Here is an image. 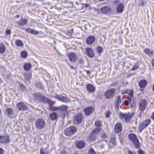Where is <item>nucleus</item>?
Returning <instances> with one entry per match:
<instances>
[{
	"label": "nucleus",
	"instance_id": "obj_1",
	"mask_svg": "<svg viewBox=\"0 0 154 154\" xmlns=\"http://www.w3.org/2000/svg\"><path fill=\"white\" fill-rule=\"evenodd\" d=\"M34 96V97L37 100L44 103H49L51 101V100L48 99L42 94L39 93H35Z\"/></svg>",
	"mask_w": 154,
	"mask_h": 154
},
{
	"label": "nucleus",
	"instance_id": "obj_2",
	"mask_svg": "<svg viewBox=\"0 0 154 154\" xmlns=\"http://www.w3.org/2000/svg\"><path fill=\"white\" fill-rule=\"evenodd\" d=\"M128 137L136 148L138 149L140 147L139 140L135 134L133 133L129 134L128 135Z\"/></svg>",
	"mask_w": 154,
	"mask_h": 154
},
{
	"label": "nucleus",
	"instance_id": "obj_3",
	"mask_svg": "<svg viewBox=\"0 0 154 154\" xmlns=\"http://www.w3.org/2000/svg\"><path fill=\"white\" fill-rule=\"evenodd\" d=\"M133 114L134 113L130 114L129 112L123 113L121 112L119 113L120 118L121 119H124L125 122H130Z\"/></svg>",
	"mask_w": 154,
	"mask_h": 154
},
{
	"label": "nucleus",
	"instance_id": "obj_4",
	"mask_svg": "<svg viewBox=\"0 0 154 154\" xmlns=\"http://www.w3.org/2000/svg\"><path fill=\"white\" fill-rule=\"evenodd\" d=\"M36 127L39 129H42L45 125L44 120L42 119L39 118L37 119L35 122Z\"/></svg>",
	"mask_w": 154,
	"mask_h": 154
},
{
	"label": "nucleus",
	"instance_id": "obj_5",
	"mask_svg": "<svg viewBox=\"0 0 154 154\" xmlns=\"http://www.w3.org/2000/svg\"><path fill=\"white\" fill-rule=\"evenodd\" d=\"M5 113L6 116L12 119L16 117L17 115V113H15L14 110L10 108H8L6 109Z\"/></svg>",
	"mask_w": 154,
	"mask_h": 154
},
{
	"label": "nucleus",
	"instance_id": "obj_6",
	"mask_svg": "<svg viewBox=\"0 0 154 154\" xmlns=\"http://www.w3.org/2000/svg\"><path fill=\"white\" fill-rule=\"evenodd\" d=\"M151 120L149 119H147L141 122L140 125L138 129L140 131H142L143 129L146 128L150 123Z\"/></svg>",
	"mask_w": 154,
	"mask_h": 154
},
{
	"label": "nucleus",
	"instance_id": "obj_7",
	"mask_svg": "<svg viewBox=\"0 0 154 154\" xmlns=\"http://www.w3.org/2000/svg\"><path fill=\"white\" fill-rule=\"evenodd\" d=\"M115 90L114 88L108 89L105 93V95L106 98L108 99H111L115 96Z\"/></svg>",
	"mask_w": 154,
	"mask_h": 154
},
{
	"label": "nucleus",
	"instance_id": "obj_8",
	"mask_svg": "<svg viewBox=\"0 0 154 154\" xmlns=\"http://www.w3.org/2000/svg\"><path fill=\"white\" fill-rule=\"evenodd\" d=\"M76 131V128L74 126H70L66 128L64 131L65 134L66 135L70 136L74 134Z\"/></svg>",
	"mask_w": 154,
	"mask_h": 154
},
{
	"label": "nucleus",
	"instance_id": "obj_9",
	"mask_svg": "<svg viewBox=\"0 0 154 154\" xmlns=\"http://www.w3.org/2000/svg\"><path fill=\"white\" fill-rule=\"evenodd\" d=\"M82 115L79 113L75 115L73 118V122L75 124H79L81 123L82 120Z\"/></svg>",
	"mask_w": 154,
	"mask_h": 154
},
{
	"label": "nucleus",
	"instance_id": "obj_10",
	"mask_svg": "<svg viewBox=\"0 0 154 154\" xmlns=\"http://www.w3.org/2000/svg\"><path fill=\"white\" fill-rule=\"evenodd\" d=\"M147 106V102L145 99L140 100L139 105V108L140 110L143 111L144 110Z\"/></svg>",
	"mask_w": 154,
	"mask_h": 154
},
{
	"label": "nucleus",
	"instance_id": "obj_11",
	"mask_svg": "<svg viewBox=\"0 0 154 154\" xmlns=\"http://www.w3.org/2000/svg\"><path fill=\"white\" fill-rule=\"evenodd\" d=\"M68 108V106L67 105H63L58 106V111L63 112V116L65 117L68 113L67 110Z\"/></svg>",
	"mask_w": 154,
	"mask_h": 154
},
{
	"label": "nucleus",
	"instance_id": "obj_12",
	"mask_svg": "<svg viewBox=\"0 0 154 154\" xmlns=\"http://www.w3.org/2000/svg\"><path fill=\"white\" fill-rule=\"evenodd\" d=\"M17 108L19 110L24 111L28 109V106L23 102H19L17 104Z\"/></svg>",
	"mask_w": 154,
	"mask_h": 154
},
{
	"label": "nucleus",
	"instance_id": "obj_13",
	"mask_svg": "<svg viewBox=\"0 0 154 154\" xmlns=\"http://www.w3.org/2000/svg\"><path fill=\"white\" fill-rule=\"evenodd\" d=\"M68 57L69 60L72 62H75L77 59V54L74 52H70L68 54Z\"/></svg>",
	"mask_w": 154,
	"mask_h": 154
},
{
	"label": "nucleus",
	"instance_id": "obj_14",
	"mask_svg": "<svg viewBox=\"0 0 154 154\" xmlns=\"http://www.w3.org/2000/svg\"><path fill=\"white\" fill-rule=\"evenodd\" d=\"M85 51L87 55L91 58L94 56V53L92 49L89 48H87L85 49Z\"/></svg>",
	"mask_w": 154,
	"mask_h": 154
},
{
	"label": "nucleus",
	"instance_id": "obj_15",
	"mask_svg": "<svg viewBox=\"0 0 154 154\" xmlns=\"http://www.w3.org/2000/svg\"><path fill=\"white\" fill-rule=\"evenodd\" d=\"M122 128V125L121 123L118 122L115 125L114 130L115 132L119 133L121 132Z\"/></svg>",
	"mask_w": 154,
	"mask_h": 154
},
{
	"label": "nucleus",
	"instance_id": "obj_16",
	"mask_svg": "<svg viewBox=\"0 0 154 154\" xmlns=\"http://www.w3.org/2000/svg\"><path fill=\"white\" fill-rule=\"evenodd\" d=\"M95 37L93 35H90L86 39V43L88 45H91L93 43L95 40Z\"/></svg>",
	"mask_w": 154,
	"mask_h": 154
},
{
	"label": "nucleus",
	"instance_id": "obj_17",
	"mask_svg": "<svg viewBox=\"0 0 154 154\" xmlns=\"http://www.w3.org/2000/svg\"><path fill=\"white\" fill-rule=\"evenodd\" d=\"M87 91L90 93H93L95 90V87L91 84H88L86 86Z\"/></svg>",
	"mask_w": 154,
	"mask_h": 154
},
{
	"label": "nucleus",
	"instance_id": "obj_18",
	"mask_svg": "<svg viewBox=\"0 0 154 154\" xmlns=\"http://www.w3.org/2000/svg\"><path fill=\"white\" fill-rule=\"evenodd\" d=\"M93 108L91 106H89L84 109L85 114L86 116L89 115L93 111Z\"/></svg>",
	"mask_w": 154,
	"mask_h": 154
},
{
	"label": "nucleus",
	"instance_id": "obj_19",
	"mask_svg": "<svg viewBox=\"0 0 154 154\" xmlns=\"http://www.w3.org/2000/svg\"><path fill=\"white\" fill-rule=\"evenodd\" d=\"M76 147L79 149H82L84 147L85 145V143L82 140H78L75 143Z\"/></svg>",
	"mask_w": 154,
	"mask_h": 154
},
{
	"label": "nucleus",
	"instance_id": "obj_20",
	"mask_svg": "<svg viewBox=\"0 0 154 154\" xmlns=\"http://www.w3.org/2000/svg\"><path fill=\"white\" fill-rule=\"evenodd\" d=\"M124 9V5L122 3L119 4L117 5L116 10L117 13H121L122 12Z\"/></svg>",
	"mask_w": 154,
	"mask_h": 154
},
{
	"label": "nucleus",
	"instance_id": "obj_21",
	"mask_svg": "<svg viewBox=\"0 0 154 154\" xmlns=\"http://www.w3.org/2000/svg\"><path fill=\"white\" fill-rule=\"evenodd\" d=\"M28 23L27 19L21 18V20L17 21V24L20 26H23L26 25Z\"/></svg>",
	"mask_w": 154,
	"mask_h": 154
},
{
	"label": "nucleus",
	"instance_id": "obj_22",
	"mask_svg": "<svg viewBox=\"0 0 154 154\" xmlns=\"http://www.w3.org/2000/svg\"><path fill=\"white\" fill-rule=\"evenodd\" d=\"M101 130V128H97L94 129L91 132V135L90 136L94 135L99 133Z\"/></svg>",
	"mask_w": 154,
	"mask_h": 154
},
{
	"label": "nucleus",
	"instance_id": "obj_23",
	"mask_svg": "<svg viewBox=\"0 0 154 154\" xmlns=\"http://www.w3.org/2000/svg\"><path fill=\"white\" fill-rule=\"evenodd\" d=\"M138 85L139 87L142 88H144L147 85V82L145 80H142L139 82Z\"/></svg>",
	"mask_w": 154,
	"mask_h": 154
},
{
	"label": "nucleus",
	"instance_id": "obj_24",
	"mask_svg": "<svg viewBox=\"0 0 154 154\" xmlns=\"http://www.w3.org/2000/svg\"><path fill=\"white\" fill-rule=\"evenodd\" d=\"M49 117L51 120H54L58 119V116L56 112H53L50 114Z\"/></svg>",
	"mask_w": 154,
	"mask_h": 154
},
{
	"label": "nucleus",
	"instance_id": "obj_25",
	"mask_svg": "<svg viewBox=\"0 0 154 154\" xmlns=\"http://www.w3.org/2000/svg\"><path fill=\"white\" fill-rule=\"evenodd\" d=\"M32 66V64L29 63H26L24 64L23 66L24 69L25 71H29L31 69Z\"/></svg>",
	"mask_w": 154,
	"mask_h": 154
},
{
	"label": "nucleus",
	"instance_id": "obj_26",
	"mask_svg": "<svg viewBox=\"0 0 154 154\" xmlns=\"http://www.w3.org/2000/svg\"><path fill=\"white\" fill-rule=\"evenodd\" d=\"M144 51L145 53L149 56H151L152 55V51L149 48H145L144 49Z\"/></svg>",
	"mask_w": 154,
	"mask_h": 154
},
{
	"label": "nucleus",
	"instance_id": "obj_27",
	"mask_svg": "<svg viewBox=\"0 0 154 154\" xmlns=\"http://www.w3.org/2000/svg\"><path fill=\"white\" fill-rule=\"evenodd\" d=\"M8 137L6 136H0V142L4 143L8 141Z\"/></svg>",
	"mask_w": 154,
	"mask_h": 154
},
{
	"label": "nucleus",
	"instance_id": "obj_28",
	"mask_svg": "<svg viewBox=\"0 0 154 154\" xmlns=\"http://www.w3.org/2000/svg\"><path fill=\"white\" fill-rule=\"evenodd\" d=\"M52 102H53L51 100V102L48 103L49 104V109L51 110H53L54 111L58 110V106L55 107V106H53L52 105Z\"/></svg>",
	"mask_w": 154,
	"mask_h": 154
},
{
	"label": "nucleus",
	"instance_id": "obj_29",
	"mask_svg": "<svg viewBox=\"0 0 154 154\" xmlns=\"http://www.w3.org/2000/svg\"><path fill=\"white\" fill-rule=\"evenodd\" d=\"M61 99L60 101L63 102L64 103H67L70 101V100L69 98L62 96Z\"/></svg>",
	"mask_w": 154,
	"mask_h": 154
},
{
	"label": "nucleus",
	"instance_id": "obj_30",
	"mask_svg": "<svg viewBox=\"0 0 154 154\" xmlns=\"http://www.w3.org/2000/svg\"><path fill=\"white\" fill-rule=\"evenodd\" d=\"M116 137L115 136H112L111 137V139L109 141L110 144L112 143L113 146L116 145Z\"/></svg>",
	"mask_w": 154,
	"mask_h": 154
},
{
	"label": "nucleus",
	"instance_id": "obj_31",
	"mask_svg": "<svg viewBox=\"0 0 154 154\" xmlns=\"http://www.w3.org/2000/svg\"><path fill=\"white\" fill-rule=\"evenodd\" d=\"M108 8L106 7H103L101 8L100 9L101 12L103 14H106L108 12Z\"/></svg>",
	"mask_w": 154,
	"mask_h": 154
},
{
	"label": "nucleus",
	"instance_id": "obj_32",
	"mask_svg": "<svg viewBox=\"0 0 154 154\" xmlns=\"http://www.w3.org/2000/svg\"><path fill=\"white\" fill-rule=\"evenodd\" d=\"M102 125V122L100 121L97 120L95 122L94 125L96 127L101 128Z\"/></svg>",
	"mask_w": 154,
	"mask_h": 154
},
{
	"label": "nucleus",
	"instance_id": "obj_33",
	"mask_svg": "<svg viewBox=\"0 0 154 154\" xmlns=\"http://www.w3.org/2000/svg\"><path fill=\"white\" fill-rule=\"evenodd\" d=\"M15 43L16 46L18 47H22L23 45L22 41L19 39L16 40Z\"/></svg>",
	"mask_w": 154,
	"mask_h": 154
},
{
	"label": "nucleus",
	"instance_id": "obj_34",
	"mask_svg": "<svg viewBox=\"0 0 154 154\" xmlns=\"http://www.w3.org/2000/svg\"><path fill=\"white\" fill-rule=\"evenodd\" d=\"M5 46L3 44H0V53L2 54L5 51Z\"/></svg>",
	"mask_w": 154,
	"mask_h": 154
},
{
	"label": "nucleus",
	"instance_id": "obj_35",
	"mask_svg": "<svg viewBox=\"0 0 154 154\" xmlns=\"http://www.w3.org/2000/svg\"><path fill=\"white\" fill-rule=\"evenodd\" d=\"M121 98L120 96H117L116 99V105L118 107V106L121 103Z\"/></svg>",
	"mask_w": 154,
	"mask_h": 154
},
{
	"label": "nucleus",
	"instance_id": "obj_36",
	"mask_svg": "<svg viewBox=\"0 0 154 154\" xmlns=\"http://www.w3.org/2000/svg\"><path fill=\"white\" fill-rule=\"evenodd\" d=\"M24 77L25 79L27 81H29L30 79L31 75L29 73H26L24 74Z\"/></svg>",
	"mask_w": 154,
	"mask_h": 154
},
{
	"label": "nucleus",
	"instance_id": "obj_37",
	"mask_svg": "<svg viewBox=\"0 0 154 154\" xmlns=\"http://www.w3.org/2000/svg\"><path fill=\"white\" fill-rule=\"evenodd\" d=\"M21 57L24 58H25L27 56V53L25 51H23L21 53Z\"/></svg>",
	"mask_w": 154,
	"mask_h": 154
},
{
	"label": "nucleus",
	"instance_id": "obj_38",
	"mask_svg": "<svg viewBox=\"0 0 154 154\" xmlns=\"http://www.w3.org/2000/svg\"><path fill=\"white\" fill-rule=\"evenodd\" d=\"M97 52L99 53H101L103 51V49L102 47L100 46H98L96 48Z\"/></svg>",
	"mask_w": 154,
	"mask_h": 154
},
{
	"label": "nucleus",
	"instance_id": "obj_39",
	"mask_svg": "<svg viewBox=\"0 0 154 154\" xmlns=\"http://www.w3.org/2000/svg\"><path fill=\"white\" fill-rule=\"evenodd\" d=\"M100 137L102 139H105L107 137V135L105 132L102 133L100 134Z\"/></svg>",
	"mask_w": 154,
	"mask_h": 154
},
{
	"label": "nucleus",
	"instance_id": "obj_40",
	"mask_svg": "<svg viewBox=\"0 0 154 154\" xmlns=\"http://www.w3.org/2000/svg\"><path fill=\"white\" fill-rule=\"evenodd\" d=\"M88 154H96L94 149L91 148L88 151Z\"/></svg>",
	"mask_w": 154,
	"mask_h": 154
},
{
	"label": "nucleus",
	"instance_id": "obj_41",
	"mask_svg": "<svg viewBox=\"0 0 154 154\" xmlns=\"http://www.w3.org/2000/svg\"><path fill=\"white\" fill-rule=\"evenodd\" d=\"M39 33V31L32 29L31 34H33L34 35H37Z\"/></svg>",
	"mask_w": 154,
	"mask_h": 154
},
{
	"label": "nucleus",
	"instance_id": "obj_42",
	"mask_svg": "<svg viewBox=\"0 0 154 154\" xmlns=\"http://www.w3.org/2000/svg\"><path fill=\"white\" fill-rule=\"evenodd\" d=\"M130 103L134 102V97H128V100Z\"/></svg>",
	"mask_w": 154,
	"mask_h": 154
},
{
	"label": "nucleus",
	"instance_id": "obj_43",
	"mask_svg": "<svg viewBox=\"0 0 154 154\" xmlns=\"http://www.w3.org/2000/svg\"><path fill=\"white\" fill-rule=\"evenodd\" d=\"M62 96L61 95H59L58 94H56L54 96V97L56 98L57 100L59 101H60L61 98Z\"/></svg>",
	"mask_w": 154,
	"mask_h": 154
},
{
	"label": "nucleus",
	"instance_id": "obj_44",
	"mask_svg": "<svg viewBox=\"0 0 154 154\" xmlns=\"http://www.w3.org/2000/svg\"><path fill=\"white\" fill-rule=\"evenodd\" d=\"M32 29L30 28H28L26 29L25 30L27 33L31 34Z\"/></svg>",
	"mask_w": 154,
	"mask_h": 154
},
{
	"label": "nucleus",
	"instance_id": "obj_45",
	"mask_svg": "<svg viewBox=\"0 0 154 154\" xmlns=\"http://www.w3.org/2000/svg\"><path fill=\"white\" fill-rule=\"evenodd\" d=\"M129 97H134L133 91L132 90H131L129 92L128 94Z\"/></svg>",
	"mask_w": 154,
	"mask_h": 154
},
{
	"label": "nucleus",
	"instance_id": "obj_46",
	"mask_svg": "<svg viewBox=\"0 0 154 154\" xmlns=\"http://www.w3.org/2000/svg\"><path fill=\"white\" fill-rule=\"evenodd\" d=\"M19 88L22 90L24 91L25 89V86L22 84L19 85Z\"/></svg>",
	"mask_w": 154,
	"mask_h": 154
},
{
	"label": "nucleus",
	"instance_id": "obj_47",
	"mask_svg": "<svg viewBox=\"0 0 154 154\" xmlns=\"http://www.w3.org/2000/svg\"><path fill=\"white\" fill-rule=\"evenodd\" d=\"M128 154H137L136 152L134 151H131L130 150H128Z\"/></svg>",
	"mask_w": 154,
	"mask_h": 154
},
{
	"label": "nucleus",
	"instance_id": "obj_48",
	"mask_svg": "<svg viewBox=\"0 0 154 154\" xmlns=\"http://www.w3.org/2000/svg\"><path fill=\"white\" fill-rule=\"evenodd\" d=\"M139 68L138 66L137 65H135L132 68V70L134 71L136 70Z\"/></svg>",
	"mask_w": 154,
	"mask_h": 154
},
{
	"label": "nucleus",
	"instance_id": "obj_49",
	"mask_svg": "<svg viewBox=\"0 0 154 154\" xmlns=\"http://www.w3.org/2000/svg\"><path fill=\"white\" fill-rule=\"evenodd\" d=\"M6 33L7 35H10L11 33V30L10 29H7L6 31Z\"/></svg>",
	"mask_w": 154,
	"mask_h": 154
},
{
	"label": "nucleus",
	"instance_id": "obj_50",
	"mask_svg": "<svg viewBox=\"0 0 154 154\" xmlns=\"http://www.w3.org/2000/svg\"><path fill=\"white\" fill-rule=\"evenodd\" d=\"M110 113V112L109 111H108L106 113H105V115L106 117L107 118H109V116Z\"/></svg>",
	"mask_w": 154,
	"mask_h": 154
},
{
	"label": "nucleus",
	"instance_id": "obj_51",
	"mask_svg": "<svg viewBox=\"0 0 154 154\" xmlns=\"http://www.w3.org/2000/svg\"><path fill=\"white\" fill-rule=\"evenodd\" d=\"M43 150L42 148H41L40 149V154H46L45 152V151H43Z\"/></svg>",
	"mask_w": 154,
	"mask_h": 154
},
{
	"label": "nucleus",
	"instance_id": "obj_52",
	"mask_svg": "<svg viewBox=\"0 0 154 154\" xmlns=\"http://www.w3.org/2000/svg\"><path fill=\"white\" fill-rule=\"evenodd\" d=\"M79 62L81 64H82L84 63V61L82 59H80L79 60Z\"/></svg>",
	"mask_w": 154,
	"mask_h": 154
},
{
	"label": "nucleus",
	"instance_id": "obj_53",
	"mask_svg": "<svg viewBox=\"0 0 154 154\" xmlns=\"http://www.w3.org/2000/svg\"><path fill=\"white\" fill-rule=\"evenodd\" d=\"M129 103V102L128 100H125L124 101V104L126 106L128 105Z\"/></svg>",
	"mask_w": 154,
	"mask_h": 154
},
{
	"label": "nucleus",
	"instance_id": "obj_54",
	"mask_svg": "<svg viewBox=\"0 0 154 154\" xmlns=\"http://www.w3.org/2000/svg\"><path fill=\"white\" fill-rule=\"evenodd\" d=\"M60 154H67V153L65 150H63L61 151Z\"/></svg>",
	"mask_w": 154,
	"mask_h": 154
},
{
	"label": "nucleus",
	"instance_id": "obj_55",
	"mask_svg": "<svg viewBox=\"0 0 154 154\" xmlns=\"http://www.w3.org/2000/svg\"><path fill=\"white\" fill-rule=\"evenodd\" d=\"M4 152V150L2 148H0V154H3Z\"/></svg>",
	"mask_w": 154,
	"mask_h": 154
},
{
	"label": "nucleus",
	"instance_id": "obj_56",
	"mask_svg": "<svg viewBox=\"0 0 154 154\" xmlns=\"http://www.w3.org/2000/svg\"><path fill=\"white\" fill-rule=\"evenodd\" d=\"M131 107V108H133L134 106V102L132 103H130Z\"/></svg>",
	"mask_w": 154,
	"mask_h": 154
},
{
	"label": "nucleus",
	"instance_id": "obj_57",
	"mask_svg": "<svg viewBox=\"0 0 154 154\" xmlns=\"http://www.w3.org/2000/svg\"><path fill=\"white\" fill-rule=\"evenodd\" d=\"M151 63L152 66L154 67V58L152 60Z\"/></svg>",
	"mask_w": 154,
	"mask_h": 154
},
{
	"label": "nucleus",
	"instance_id": "obj_58",
	"mask_svg": "<svg viewBox=\"0 0 154 154\" xmlns=\"http://www.w3.org/2000/svg\"><path fill=\"white\" fill-rule=\"evenodd\" d=\"M141 3L140 4V5L141 6H143L144 5V3L143 1H141Z\"/></svg>",
	"mask_w": 154,
	"mask_h": 154
},
{
	"label": "nucleus",
	"instance_id": "obj_59",
	"mask_svg": "<svg viewBox=\"0 0 154 154\" xmlns=\"http://www.w3.org/2000/svg\"><path fill=\"white\" fill-rule=\"evenodd\" d=\"M85 71L86 72V73H87V75H89V74H90V71H89V70H85Z\"/></svg>",
	"mask_w": 154,
	"mask_h": 154
},
{
	"label": "nucleus",
	"instance_id": "obj_60",
	"mask_svg": "<svg viewBox=\"0 0 154 154\" xmlns=\"http://www.w3.org/2000/svg\"><path fill=\"white\" fill-rule=\"evenodd\" d=\"M70 68L72 69H75V68L73 66H72L70 65Z\"/></svg>",
	"mask_w": 154,
	"mask_h": 154
},
{
	"label": "nucleus",
	"instance_id": "obj_61",
	"mask_svg": "<svg viewBox=\"0 0 154 154\" xmlns=\"http://www.w3.org/2000/svg\"><path fill=\"white\" fill-rule=\"evenodd\" d=\"M39 85L41 86V88H43V85H42L41 83H39L38 84V85Z\"/></svg>",
	"mask_w": 154,
	"mask_h": 154
},
{
	"label": "nucleus",
	"instance_id": "obj_62",
	"mask_svg": "<svg viewBox=\"0 0 154 154\" xmlns=\"http://www.w3.org/2000/svg\"><path fill=\"white\" fill-rule=\"evenodd\" d=\"M89 6V5L88 4H86L85 5V7H88Z\"/></svg>",
	"mask_w": 154,
	"mask_h": 154
},
{
	"label": "nucleus",
	"instance_id": "obj_63",
	"mask_svg": "<svg viewBox=\"0 0 154 154\" xmlns=\"http://www.w3.org/2000/svg\"><path fill=\"white\" fill-rule=\"evenodd\" d=\"M73 31V29H71L70 30V32L71 34L72 33Z\"/></svg>",
	"mask_w": 154,
	"mask_h": 154
},
{
	"label": "nucleus",
	"instance_id": "obj_64",
	"mask_svg": "<svg viewBox=\"0 0 154 154\" xmlns=\"http://www.w3.org/2000/svg\"><path fill=\"white\" fill-rule=\"evenodd\" d=\"M152 90L154 92V84H153L152 87Z\"/></svg>",
	"mask_w": 154,
	"mask_h": 154
}]
</instances>
